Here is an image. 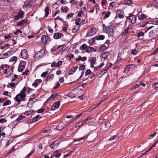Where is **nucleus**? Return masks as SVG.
<instances>
[{"label": "nucleus", "mask_w": 158, "mask_h": 158, "mask_svg": "<svg viewBox=\"0 0 158 158\" xmlns=\"http://www.w3.org/2000/svg\"><path fill=\"white\" fill-rule=\"evenodd\" d=\"M27 88L25 86L20 92V93L16 95L14 98V99L19 102L21 101H24L26 100V95L25 93L26 90Z\"/></svg>", "instance_id": "obj_1"}, {"label": "nucleus", "mask_w": 158, "mask_h": 158, "mask_svg": "<svg viewBox=\"0 0 158 158\" xmlns=\"http://www.w3.org/2000/svg\"><path fill=\"white\" fill-rule=\"evenodd\" d=\"M45 53V50L42 49L33 56V57L34 58L35 60H39L43 56Z\"/></svg>", "instance_id": "obj_2"}, {"label": "nucleus", "mask_w": 158, "mask_h": 158, "mask_svg": "<svg viewBox=\"0 0 158 158\" xmlns=\"http://www.w3.org/2000/svg\"><path fill=\"white\" fill-rule=\"evenodd\" d=\"M104 31L107 33L109 35L112 36L114 33L113 28L110 26L106 27L104 29Z\"/></svg>", "instance_id": "obj_3"}, {"label": "nucleus", "mask_w": 158, "mask_h": 158, "mask_svg": "<svg viewBox=\"0 0 158 158\" xmlns=\"http://www.w3.org/2000/svg\"><path fill=\"white\" fill-rule=\"evenodd\" d=\"M42 41L43 43L45 44H48L51 41V39L48 36L43 35L41 37Z\"/></svg>", "instance_id": "obj_4"}, {"label": "nucleus", "mask_w": 158, "mask_h": 158, "mask_svg": "<svg viewBox=\"0 0 158 158\" xmlns=\"http://www.w3.org/2000/svg\"><path fill=\"white\" fill-rule=\"evenodd\" d=\"M127 19L129 20L130 21L132 24H135L136 22V18L135 15L130 14L129 16L127 17Z\"/></svg>", "instance_id": "obj_5"}, {"label": "nucleus", "mask_w": 158, "mask_h": 158, "mask_svg": "<svg viewBox=\"0 0 158 158\" xmlns=\"http://www.w3.org/2000/svg\"><path fill=\"white\" fill-rule=\"evenodd\" d=\"M24 13L23 11L22 10L18 12L17 15L15 16V19L16 20H18L19 19L23 18Z\"/></svg>", "instance_id": "obj_6"}, {"label": "nucleus", "mask_w": 158, "mask_h": 158, "mask_svg": "<svg viewBox=\"0 0 158 158\" xmlns=\"http://www.w3.org/2000/svg\"><path fill=\"white\" fill-rule=\"evenodd\" d=\"M26 65L25 62H22L20 63L18 67V70L19 72H22L25 68Z\"/></svg>", "instance_id": "obj_7"}, {"label": "nucleus", "mask_w": 158, "mask_h": 158, "mask_svg": "<svg viewBox=\"0 0 158 158\" xmlns=\"http://www.w3.org/2000/svg\"><path fill=\"white\" fill-rule=\"evenodd\" d=\"M96 33V29L94 27H93L92 29L89 31L86 34L87 36H90L95 34Z\"/></svg>", "instance_id": "obj_8"}, {"label": "nucleus", "mask_w": 158, "mask_h": 158, "mask_svg": "<svg viewBox=\"0 0 158 158\" xmlns=\"http://www.w3.org/2000/svg\"><path fill=\"white\" fill-rule=\"evenodd\" d=\"M21 56L22 58L24 59H27V52L26 49H23L22 50Z\"/></svg>", "instance_id": "obj_9"}, {"label": "nucleus", "mask_w": 158, "mask_h": 158, "mask_svg": "<svg viewBox=\"0 0 158 158\" xmlns=\"http://www.w3.org/2000/svg\"><path fill=\"white\" fill-rule=\"evenodd\" d=\"M60 105V102L59 101H57L55 102L53 105L51 106V109L52 110H55L57 109H58Z\"/></svg>", "instance_id": "obj_10"}, {"label": "nucleus", "mask_w": 158, "mask_h": 158, "mask_svg": "<svg viewBox=\"0 0 158 158\" xmlns=\"http://www.w3.org/2000/svg\"><path fill=\"white\" fill-rule=\"evenodd\" d=\"M64 36V35L61 33L56 32L55 33L53 38L55 39H58Z\"/></svg>", "instance_id": "obj_11"}, {"label": "nucleus", "mask_w": 158, "mask_h": 158, "mask_svg": "<svg viewBox=\"0 0 158 158\" xmlns=\"http://www.w3.org/2000/svg\"><path fill=\"white\" fill-rule=\"evenodd\" d=\"M59 143L60 142H59V139H57L51 144L50 145V147L51 149H53L55 148L56 146L58 145Z\"/></svg>", "instance_id": "obj_12"}, {"label": "nucleus", "mask_w": 158, "mask_h": 158, "mask_svg": "<svg viewBox=\"0 0 158 158\" xmlns=\"http://www.w3.org/2000/svg\"><path fill=\"white\" fill-rule=\"evenodd\" d=\"M117 15H118V17L120 19H123L124 17L123 15V12L121 10H118L116 12Z\"/></svg>", "instance_id": "obj_13"}, {"label": "nucleus", "mask_w": 158, "mask_h": 158, "mask_svg": "<svg viewBox=\"0 0 158 158\" xmlns=\"http://www.w3.org/2000/svg\"><path fill=\"white\" fill-rule=\"evenodd\" d=\"M42 82V80L40 79L36 80L32 84V85L36 88L38 86L39 84L40 83Z\"/></svg>", "instance_id": "obj_14"}, {"label": "nucleus", "mask_w": 158, "mask_h": 158, "mask_svg": "<svg viewBox=\"0 0 158 158\" xmlns=\"http://www.w3.org/2000/svg\"><path fill=\"white\" fill-rule=\"evenodd\" d=\"M96 58L95 57H93L91 58L90 61L91 67H94V66L96 62Z\"/></svg>", "instance_id": "obj_15"}, {"label": "nucleus", "mask_w": 158, "mask_h": 158, "mask_svg": "<svg viewBox=\"0 0 158 158\" xmlns=\"http://www.w3.org/2000/svg\"><path fill=\"white\" fill-rule=\"evenodd\" d=\"M153 59L155 61H158V48L154 52Z\"/></svg>", "instance_id": "obj_16"}, {"label": "nucleus", "mask_w": 158, "mask_h": 158, "mask_svg": "<svg viewBox=\"0 0 158 158\" xmlns=\"http://www.w3.org/2000/svg\"><path fill=\"white\" fill-rule=\"evenodd\" d=\"M1 67L2 70L4 71V74H6L7 72V70L9 68V66L7 64H4L2 65Z\"/></svg>", "instance_id": "obj_17"}, {"label": "nucleus", "mask_w": 158, "mask_h": 158, "mask_svg": "<svg viewBox=\"0 0 158 158\" xmlns=\"http://www.w3.org/2000/svg\"><path fill=\"white\" fill-rule=\"evenodd\" d=\"M78 68V66H74L69 71V73L70 75L73 74L76 71Z\"/></svg>", "instance_id": "obj_18"}, {"label": "nucleus", "mask_w": 158, "mask_h": 158, "mask_svg": "<svg viewBox=\"0 0 158 158\" xmlns=\"http://www.w3.org/2000/svg\"><path fill=\"white\" fill-rule=\"evenodd\" d=\"M134 65V64H129L126 66L124 71L125 72H127L129 71V69Z\"/></svg>", "instance_id": "obj_19"}, {"label": "nucleus", "mask_w": 158, "mask_h": 158, "mask_svg": "<svg viewBox=\"0 0 158 158\" xmlns=\"http://www.w3.org/2000/svg\"><path fill=\"white\" fill-rule=\"evenodd\" d=\"M87 137H88V135H86L84 136L83 137H82L81 138H77V139H73V140L74 142L79 141L82 140L86 139H87Z\"/></svg>", "instance_id": "obj_20"}, {"label": "nucleus", "mask_w": 158, "mask_h": 158, "mask_svg": "<svg viewBox=\"0 0 158 158\" xmlns=\"http://www.w3.org/2000/svg\"><path fill=\"white\" fill-rule=\"evenodd\" d=\"M53 154L54 157L56 158L59 157L61 155V154L58 150H56L53 153Z\"/></svg>", "instance_id": "obj_21"}, {"label": "nucleus", "mask_w": 158, "mask_h": 158, "mask_svg": "<svg viewBox=\"0 0 158 158\" xmlns=\"http://www.w3.org/2000/svg\"><path fill=\"white\" fill-rule=\"evenodd\" d=\"M53 77L54 75L52 74L49 75L47 76L45 79V81L47 82L48 81V80H52L53 78Z\"/></svg>", "instance_id": "obj_22"}, {"label": "nucleus", "mask_w": 158, "mask_h": 158, "mask_svg": "<svg viewBox=\"0 0 158 158\" xmlns=\"http://www.w3.org/2000/svg\"><path fill=\"white\" fill-rule=\"evenodd\" d=\"M96 52L95 49L94 48L92 47L88 48L86 51V52Z\"/></svg>", "instance_id": "obj_23"}, {"label": "nucleus", "mask_w": 158, "mask_h": 158, "mask_svg": "<svg viewBox=\"0 0 158 158\" xmlns=\"http://www.w3.org/2000/svg\"><path fill=\"white\" fill-rule=\"evenodd\" d=\"M129 28L128 27H126L125 29L123 30V31L121 34L122 35H125L128 33V30Z\"/></svg>", "instance_id": "obj_24"}, {"label": "nucleus", "mask_w": 158, "mask_h": 158, "mask_svg": "<svg viewBox=\"0 0 158 158\" xmlns=\"http://www.w3.org/2000/svg\"><path fill=\"white\" fill-rule=\"evenodd\" d=\"M6 127H4L2 129L1 127H0V138L2 137V136L3 138L5 137V135H6V134L4 132H2L1 133V132L3 131L4 129Z\"/></svg>", "instance_id": "obj_25"}, {"label": "nucleus", "mask_w": 158, "mask_h": 158, "mask_svg": "<svg viewBox=\"0 0 158 158\" xmlns=\"http://www.w3.org/2000/svg\"><path fill=\"white\" fill-rule=\"evenodd\" d=\"M138 17L139 20H142L146 18L147 16L144 14L141 13L139 15Z\"/></svg>", "instance_id": "obj_26"}, {"label": "nucleus", "mask_w": 158, "mask_h": 158, "mask_svg": "<svg viewBox=\"0 0 158 158\" xmlns=\"http://www.w3.org/2000/svg\"><path fill=\"white\" fill-rule=\"evenodd\" d=\"M42 117L41 116H40V115L38 114L33 119V121L36 122L39 120Z\"/></svg>", "instance_id": "obj_27"}, {"label": "nucleus", "mask_w": 158, "mask_h": 158, "mask_svg": "<svg viewBox=\"0 0 158 158\" xmlns=\"http://www.w3.org/2000/svg\"><path fill=\"white\" fill-rule=\"evenodd\" d=\"M90 74H91V75H92L93 76H95V74L93 73H91L90 69H87L85 72V75H88Z\"/></svg>", "instance_id": "obj_28"}, {"label": "nucleus", "mask_w": 158, "mask_h": 158, "mask_svg": "<svg viewBox=\"0 0 158 158\" xmlns=\"http://www.w3.org/2000/svg\"><path fill=\"white\" fill-rule=\"evenodd\" d=\"M61 11L63 12L67 13L69 10V8L68 7L65 6L64 7H62L61 8Z\"/></svg>", "instance_id": "obj_29"}, {"label": "nucleus", "mask_w": 158, "mask_h": 158, "mask_svg": "<svg viewBox=\"0 0 158 158\" xmlns=\"http://www.w3.org/2000/svg\"><path fill=\"white\" fill-rule=\"evenodd\" d=\"M105 38V36L102 35H100L97 36L96 40H103Z\"/></svg>", "instance_id": "obj_30"}, {"label": "nucleus", "mask_w": 158, "mask_h": 158, "mask_svg": "<svg viewBox=\"0 0 158 158\" xmlns=\"http://www.w3.org/2000/svg\"><path fill=\"white\" fill-rule=\"evenodd\" d=\"M109 68H106L104 70L102 71L99 74V75H101V77L103 75H104L105 73H106L107 72V70Z\"/></svg>", "instance_id": "obj_31"}, {"label": "nucleus", "mask_w": 158, "mask_h": 158, "mask_svg": "<svg viewBox=\"0 0 158 158\" xmlns=\"http://www.w3.org/2000/svg\"><path fill=\"white\" fill-rule=\"evenodd\" d=\"M106 48V47L105 45H102L100 48L99 51L100 52H102L104 51Z\"/></svg>", "instance_id": "obj_32"}, {"label": "nucleus", "mask_w": 158, "mask_h": 158, "mask_svg": "<svg viewBox=\"0 0 158 158\" xmlns=\"http://www.w3.org/2000/svg\"><path fill=\"white\" fill-rule=\"evenodd\" d=\"M49 7L47 6L45 10V16L47 17L49 14Z\"/></svg>", "instance_id": "obj_33"}, {"label": "nucleus", "mask_w": 158, "mask_h": 158, "mask_svg": "<svg viewBox=\"0 0 158 158\" xmlns=\"http://www.w3.org/2000/svg\"><path fill=\"white\" fill-rule=\"evenodd\" d=\"M105 125L106 129H108L110 127V124L108 121H106L105 123Z\"/></svg>", "instance_id": "obj_34"}, {"label": "nucleus", "mask_w": 158, "mask_h": 158, "mask_svg": "<svg viewBox=\"0 0 158 158\" xmlns=\"http://www.w3.org/2000/svg\"><path fill=\"white\" fill-rule=\"evenodd\" d=\"M88 46L85 44H83L80 48V49L82 50H84L87 48Z\"/></svg>", "instance_id": "obj_35"}, {"label": "nucleus", "mask_w": 158, "mask_h": 158, "mask_svg": "<svg viewBox=\"0 0 158 158\" xmlns=\"http://www.w3.org/2000/svg\"><path fill=\"white\" fill-rule=\"evenodd\" d=\"M17 60V58L15 56H13L11 57L9 61L10 62L15 61Z\"/></svg>", "instance_id": "obj_36"}, {"label": "nucleus", "mask_w": 158, "mask_h": 158, "mask_svg": "<svg viewBox=\"0 0 158 158\" xmlns=\"http://www.w3.org/2000/svg\"><path fill=\"white\" fill-rule=\"evenodd\" d=\"M107 52H104L101 55L102 57L104 58L105 59H106L107 57Z\"/></svg>", "instance_id": "obj_37"}, {"label": "nucleus", "mask_w": 158, "mask_h": 158, "mask_svg": "<svg viewBox=\"0 0 158 158\" xmlns=\"http://www.w3.org/2000/svg\"><path fill=\"white\" fill-rule=\"evenodd\" d=\"M155 32L153 30H151L149 33V37H153L155 35Z\"/></svg>", "instance_id": "obj_38"}, {"label": "nucleus", "mask_w": 158, "mask_h": 158, "mask_svg": "<svg viewBox=\"0 0 158 158\" xmlns=\"http://www.w3.org/2000/svg\"><path fill=\"white\" fill-rule=\"evenodd\" d=\"M152 86L155 89H158V82L154 83L153 84Z\"/></svg>", "instance_id": "obj_39"}, {"label": "nucleus", "mask_w": 158, "mask_h": 158, "mask_svg": "<svg viewBox=\"0 0 158 158\" xmlns=\"http://www.w3.org/2000/svg\"><path fill=\"white\" fill-rule=\"evenodd\" d=\"M48 73V71H46V72H43L41 74V77H45L47 75V74Z\"/></svg>", "instance_id": "obj_40"}, {"label": "nucleus", "mask_w": 158, "mask_h": 158, "mask_svg": "<svg viewBox=\"0 0 158 158\" xmlns=\"http://www.w3.org/2000/svg\"><path fill=\"white\" fill-rule=\"evenodd\" d=\"M25 116H23V115H20V116H19L18 118L17 119V120L18 121H19L20 120H22V119H23L24 118H25Z\"/></svg>", "instance_id": "obj_41"}, {"label": "nucleus", "mask_w": 158, "mask_h": 158, "mask_svg": "<svg viewBox=\"0 0 158 158\" xmlns=\"http://www.w3.org/2000/svg\"><path fill=\"white\" fill-rule=\"evenodd\" d=\"M119 139V137L117 135H115L112 138H110L109 139L110 140H117Z\"/></svg>", "instance_id": "obj_42"}, {"label": "nucleus", "mask_w": 158, "mask_h": 158, "mask_svg": "<svg viewBox=\"0 0 158 158\" xmlns=\"http://www.w3.org/2000/svg\"><path fill=\"white\" fill-rule=\"evenodd\" d=\"M119 139V137L117 135H115L112 138H110L109 139L110 140H117Z\"/></svg>", "instance_id": "obj_43"}, {"label": "nucleus", "mask_w": 158, "mask_h": 158, "mask_svg": "<svg viewBox=\"0 0 158 158\" xmlns=\"http://www.w3.org/2000/svg\"><path fill=\"white\" fill-rule=\"evenodd\" d=\"M83 124V123L82 121H80L78 122L76 125V127H79L81 126H82Z\"/></svg>", "instance_id": "obj_44"}, {"label": "nucleus", "mask_w": 158, "mask_h": 158, "mask_svg": "<svg viewBox=\"0 0 158 158\" xmlns=\"http://www.w3.org/2000/svg\"><path fill=\"white\" fill-rule=\"evenodd\" d=\"M11 102L10 100H7L3 104V106H5L9 105Z\"/></svg>", "instance_id": "obj_45"}, {"label": "nucleus", "mask_w": 158, "mask_h": 158, "mask_svg": "<svg viewBox=\"0 0 158 158\" xmlns=\"http://www.w3.org/2000/svg\"><path fill=\"white\" fill-rule=\"evenodd\" d=\"M81 20V19L80 18H78L75 20V24L77 26L78 25L80 24L79 22Z\"/></svg>", "instance_id": "obj_46"}, {"label": "nucleus", "mask_w": 158, "mask_h": 158, "mask_svg": "<svg viewBox=\"0 0 158 158\" xmlns=\"http://www.w3.org/2000/svg\"><path fill=\"white\" fill-rule=\"evenodd\" d=\"M64 46L62 45H59L57 48V49L59 51H61L63 49Z\"/></svg>", "instance_id": "obj_47"}, {"label": "nucleus", "mask_w": 158, "mask_h": 158, "mask_svg": "<svg viewBox=\"0 0 158 158\" xmlns=\"http://www.w3.org/2000/svg\"><path fill=\"white\" fill-rule=\"evenodd\" d=\"M22 31L20 30L19 29H17L16 32H14V34L15 35H17L19 33H22Z\"/></svg>", "instance_id": "obj_48"}, {"label": "nucleus", "mask_w": 158, "mask_h": 158, "mask_svg": "<svg viewBox=\"0 0 158 158\" xmlns=\"http://www.w3.org/2000/svg\"><path fill=\"white\" fill-rule=\"evenodd\" d=\"M144 33L142 31L139 32L137 34V37L139 38L140 36H143L144 35Z\"/></svg>", "instance_id": "obj_49"}, {"label": "nucleus", "mask_w": 158, "mask_h": 158, "mask_svg": "<svg viewBox=\"0 0 158 158\" xmlns=\"http://www.w3.org/2000/svg\"><path fill=\"white\" fill-rule=\"evenodd\" d=\"M13 69H14V68L12 67H11V68H10V70H11V72H10L9 74H8V77H10L11 76V75L13 72Z\"/></svg>", "instance_id": "obj_50"}, {"label": "nucleus", "mask_w": 158, "mask_h": 158, "mask_svg": "<svg viewBox=\"0 0 158 158\" xmlns=\"http://www.w3.org/2000/svg\"><path fill=\"white\" fill-rule=\"evenodd\" d=\"M148 23V22H144L142 23H140V25L141 27H144Z\"/></svg>", "instance_id": "obj_51"}, {"label": "nucleus", "mask_w": 158, "mask_h": 158, "mask_svg": "<svg viewBox=\"0 0 158 158\" xmlns=\"http://www.w3.org/2000/svg\"><path fill=\"white\" fill-rule=\"evenodd\" d=\"M68 96L71 98H74L75 97V95L73 94L69 93V94Z\"/></svg>", "instance_id": "obj_52"}, {"label": "nucleus", "mask_w": 158, "mask_h": 158, "mask_svg": "<svg viewBox=\"0 0 158 158\" xmlns=\"http://www.w3.org/2000/svg\"><path fill=\"white\" fill-rule=\"evenodd\" d=\"M32 112V111L31 110L26 111L24 112V114L26 115H28L31 113Z\"/></svg>", "instance_id": "obj_53"}, {"label": "nucleus", "mask_w": 158, "mask_h": 158, "mask_svg": "<svg viewBox=\"0 0 158 158\" xmlns=\"http://www.w3.org/2000/svg\"><path fill=\"white\" fill-rule=\"evenodd\" d=\"M45 110V109L44 108L38 110L37 111V112L38 113H42Z\"/></svg>", "instance_id": "obj_54"}, {"label": "nucleus", "mask_w": 158, "mask_h": 158, "mask_svg": "<svg viewBox=\"0 0 158 158\" xmlns=\"http://www.w3.org/2000/svg\"><path fill=\"white\" fill-rule=\"evenodd\" d=\"M138 53V52L137 51L135 50V49H134V50H133L131 52V53L134 55H135L136 54H137V53Z\"/></svg>", "instance_id": "obj_55"}, {"label": "nucleus", "mask_w": 158, "mask_h": 158, "mask_svg": "<svg viewBox=\"0 0 158 158\" xmlns=\"http://www.w3.org/2000/svg\"><path fill=\"white\" fill-rule=\"evenodd\" d=\"M62 62L61 61H59L57 62L56 64V67H58L62 64Z\"/></svg>", "instance_id": "obj_56"}, {"label": "nucleus", "mask_w": 158, "mask_h": 158, "mask_svg": "<svg viewBox=\"0 0 158 158\" xmlns=\"http://www.w3.org/2000/svg\"><path fill=\"white\" fill-rule=\"evenodd\" d=\"M122 55V53H119L118 54V58H117V61H120L121 60V57L119 56H121Z\"/></svg>", "instance_id": "obj_57"}, {"label": "nucleus", "mask_w": 158, "mask_h": 158, "mask_svg": "<svg viewBox=\"0 0 158 158\" xmlns=\"http://www.w3.org/2000/svg\"><path fill=\"white\" fill-rule=\"evenodd\" d=\"M84 12L83 10H80L79 13L77 14V16L78 17H81V15L84 13Z\"/></svg>", "instance_id": "obj_58"}, {"label": "nucleus", "mask_w": 158, "mask_h": 158, "mask_svg": "<svg viewBox=\"0 0 158 158\" xmlns=\"http://www.w3.org/2000/svg\"><path fill=\"white\" fill-rule=\"evenodd\" d=\"M7 120L4 118H2L0 119V123H6L7 122Z\"/></svg>", "instance_id": "obj_59"}, {"label": "nucleus", "mask_w": 158, "mask_h": 158, "mask_svg": "<svg viewBox=\"0 0 158 158\" xmlns=\"http://www.w3.org/2000/svg\"><path fill=\"white\" fill-rule=\"evenodd\" d=\"M48 31L50 33H52L53 32V30L50 26H48Z\"/></svg>", "instance_id": "obj_60"}, {"label": "nucleus", "mask_w": 158, "mask_h": 158, "mask_svg": "<svg viewBox=\"0 0 158 158\" xmlns=\"http://www.w3.org/2000/svg\"><path fill=\"white\" fill-rule=\"evenodd\" d=\"M29 71L28 69L26 70L25 71L23 72L22 73L23 75H27L29 72Z\"/></svg>", "instance_id": "obj_61"}, {"label": "nucleus", "mask_w": 158, "mask_h": 158, "mask_svg": "<svg viewBox=\"0 0 158 158\" xmlns=\"http://www.w3.org/2000/svg\"><path fill=\"white\" fill-rule=\"evenodd\" d=\"M60 86V84L59 83H56L54 87V89H56L58 87H59Z\"/></svg>", "instance_id": "obj_62"}, {"label": "nucleus", "mask_w": 158, "mask_h": 158, "mask_svg": "<svg viewBox=\"0 0 158 158\" xmlns=\"http://www.w3.org/2000/svg\"><path fill=\"white\" fill-rule=\"evenodd\" d=\"M34 152V151H31L30 152L27 156L26 157L27 158H29L30 156H31Z\"/></svg>", "instance_id": "obj_63"}, {"label": "nucleus", "mask_w": 158, "mask_h": 158, "mask_svg": "<svg viewBox=\"0 0 158 158\" xmlns=\"http://www.w3.org/2000/svg\"><path fill=\"white\" fill-rule=\"evenodd\" d=\"M85 66L84 65H81L80 66L79 68V69L80 70H83L84 69H85Z\"/></svg>", "instance_id": "obj_64"}]
</instances>
